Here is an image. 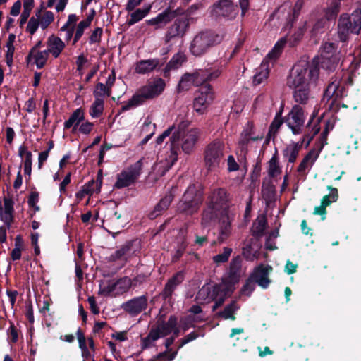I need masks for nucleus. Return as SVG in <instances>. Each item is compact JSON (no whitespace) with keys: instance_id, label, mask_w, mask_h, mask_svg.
I'll use <instances>...</instances> for the list:
<instances>
[{"instance_id":"obj_1","label":"nucleus","mask_w":361,"mask_h":361,"mask_svg":"<svg viewBox=\"0 0 361 361\" xmlns=\"http://www.w3.org/2000/svg\"><path fill=\"white\" fill-rule=\"evenodd\" d=\"M319 75V67L306 61H299L293 67L287 79V85L292 90L295 102L302 105L308 104L311 99V88L316 85Z\"/></svg>"},{"instance_id":"obj_2","label":"nucleus","mask_w":361,"mask_h":361,"mask_svg":"<svg viewBox=\"0 0 361 361\" xmlns=\"http://www.w3.org/2000/svg\"><path fill=\"white\" fill-rule=\"evenodd\" d=\"M207 204L209 207L219 210V236H218V239L220 242H224L231 234L232 219L228 213L229 195L224 188H214L208 195Z\"/></svg>"},{"instance_id":"obj_3","label":"nucleus","mask_w":361,"mask_h":361,"mask_svg":"<svg viewBox=\"0 0 361 361\" xmlns=\"http://www.w3.org/2000/svg\"><path fill=\"white\" fill-rule=\"evenodd\" d=\"M165 87L166 83L162 78L154 79L146 85L141 87L138 92L122 106V111H128L143 104L147 99L159 96L164 92Z\"/></svg>"},{"instance_id":"obj_4","label":"nucleus","mask_w":361,"mask_h":361,"mask_svg":"<svg viewBox=\"0 0 361 361\" xmlns=\"http://www.w3.org/2000/svg\"><path fill=\"white\" fill-rule=\"evenodd\" d=\"M224 35L212 30H204L195 35L190 44V51L195 56L205 54L212 47L220 44Z\"/></svg>"},{"instance_id":"obj_5","label":"nucleus","mask_w":361,"mask_h":361,"mask_svg":"<svg viewBox=\"0 0 361 361\" xmlns=\"http://www.w3.org/2000/svg\"><path fill=\"white\" fill-rule=\"evenodd\" d=\"M203 202V191L195 184L190 185L178 203V209L185 214L192 215L197 212Z\"/></svg>"},{"instance_id":"obj_6","label":"nucleus","mask_w":361,"mask_h":361,"mask_svg":"<svg viewBox=\"0 0 361 361\" xmlns=\"http://www.w3.org/2000/svg\"><path fill=\"white\" fill-rule=\"evenodd\" d=\"M286 43V38H281L263 59L260 66L256 68V72L253 77V83L255 85H259L267 79L269 70V62H273L279 57Z\"/></svg>"},{"instance_id":"obj_7","label":"nucleus","mask_w":361,"mask_h":361,"mask_svg":"<svg viewBox=\"0 0 361 361\" xmlns=\"http://www.w3.org/2000/svg\"><path fill=\"white\" fill-rule=\"evenodd\" d=\"M190 122L188 120L183 119L176 121L170 127L173 128V134L170 137L171 147L169 154L166 157L164 165L166 170H169L176 163L178 156V142L181 135L186 133L185 130L189 126Z\"/></svg>"},{"instance_id":"obj_8","label":"nucleus","mask_w":361,"mask_h":361,"mask_svg":"<svg viewBox=\"0 0 361 361\" xmlns=\"http://www.w3.org/2000/svg\"><path fill=\"white\" fill-rule=\"evenodd\" d=\"M227 295H228V293L226 292L224 284L219 283L214 286L206 284L197 292L196 300L200 302H209L215 300V304L212 308L214 311L224 303Z\"/></svg>"},{"instance_id":"obj_9","label":"nucleus","mask_w":361,"mask_h":361,"mask_svg":"<svg viewBox=\"0 0 361 361\" xmlns=\"http://www.w3.org/2000/svg\"><path fill=\"white\" fill-rule=\"evenodd\" d=\"M338 33L341 41L347 39L348 33L358 34L361 30V9L355 10L350 16L342 14L338 23Z\"/></svg>"},{"instance_id":"obj_10","label":"nucleus","mask_w":361,"mask_h":361,"mask_svg":"<svg viewBox=\"0 0 361 361\" xmlns=\"http://www.w3.org/2000/svg\"><path fill=\"white\" fill-rule=\"evenodd\" d=\"M319 57H314L311 64L321 67L328 71L335 70L339 61L338 54L336 51V46L333 42H325L320 48Z\"/></svg>"},{"instance_id":"obj_11","label":"nucleus","mask_w":361,"mask_h":361,"mask_svg":"<svg viewBox=\"0 0 361 361\" xmlns=\"http://www.w3.org/2000/svg\"><path fill=\"white\" fill-rule=\"evenodd\" d=\"M245 270L242 268L241 257L240 256L233 257L221 283V284L224 285V289L228 295L233 292L234 286L239 282L240 278L245 274Z\"/></svg>"},{"instance_id":"obj_12","label":"nucleus","mask_w":361,"mask_h":361,"mask_svg":"<svg viewBox=\"0 0 361 361\" xmlns=\"http://www.w3.org/2000/svg\"><path fill=\"white\" fill-rule=\"evenodd\" d=\"M224 143L216 140L209 143L204 150V164L209 171H214L219 168L221 160L224 157Z\"/></svg>"},{"instance_id":"obj_13","label":"nucleus","mask_w":361,"mask_h":361,"mask_svg":"<svg viewBox=\"0 0 361 361\" xmlns=\"http://www.w3.org/2000/svg\"><path fill=\"white\" fill-rule=\"evenodd\" d=\"M305 116L304 109L298 104H295L287 115L285 123L294 135H300L302 132Z\"/></svg>"},{"instance_id":"obj_14","label":"nucleus","mask_w":361,"mask_h":361,"mask_svg":"<svg viewBox=\"0 0 361 361\" xmlns=\"http://www.w3.org/2000/svg\"><path fill=\"white\" fill-rule=\"evenodd\" d=\"M142 165V161L139 160L126 170L122 171L117 175L114 187L120 189L133 184L141 173Z\"/></svg>"},{"instance_id":"obj_15","label":"nucleus","mask_w":361,"mask_h":361,"mask_svg":"<svg viewBox=\"0 0 361 361\" xmlns=\"http://www.w3.org/2000/svg\"><path fill=\"white\" fill-rule=\"evenodd\" d=\"M238 13L237 6L231 0H219L211 7V15L216 18L233 20Z\"/></svg>"},{"instance_id":"obj_16","label":"nucleus","mask_w":361,"mask_h":361,"mask_svg":"<svg viewBox=\"0 0 361 361\" xmlns=\"http://www.w3.org/2000/svg\"><path fill=\"white\" fill-rule=\"evenodd\" d=\"M214 96L210 85L202 86L194 99V109L200 114H202L207 106L214 100Z\"/></svg>"},{"instance_id":"obj_17","label":"nucleus","mask_w":361,"mask_h":361,"mask_svg":"<svg viewBox=\"0 0 361 361\" xmlns=\"http://www.w3.org/2000/svg\"><path fill=\"white\" fill-rule=\"evenodd\" d=\"M189 28V20L186 18H176L173 24L167 29L165 34V42L166 43L174 39L183 37Z\"/></svg>"},{"instance_id":"obj_18","label":"nucleus","mask_w":361,"mask_h":361,"mask_svg":"<svg viewBox=\"0 0 361 361\" xmlns=\"http://www.w3.org/2000/svg\"><path fill=\"white\" fill-rule=\"evenodd\" d=\"M200 134L201 131L198 128H191L186 133H183L178 142V148L180 146L182 151L185 154H191L195 148Z\"/></svg>"},{"instance_id":"obj_19","label":"nucleus","mask_w":361,"mask_h":361,"mask_svg":"<svg viewBox=\"0 0 361 361\" xmlns=\"http://www.w3.org/2000/svg\"><path fill=\"white\" fill-rule=\"evenodd\" d=\"M139 243L137 240L126 242L111 255V258L114 261H122L124 264L129 258L136 255Z\"/></svg>"},{"instance_id":"obj_20","label":"nucleus","mask_w":361,"mask_h":361,"mask_svg":"<svg viewBox=\"0 0 361 361\" xmlns=\"http://www.w3.org/2000/svg\"><path fill=\"white\" fill-rule=\"evenodd\" d=\"M147 298L145 295H141L123 302L121 307L130 315L135 317L147 309Z\"/></svg>"},{"instance_id":"obj_21","label":"nucleus","mask_w":361,"mask_h":361,"mask_svg":"<svg viewBox=\"0 0 361 361\" xmlns=\"http://www.w3.org/2000/svg\"><path fill=\"white\" fill-rule=\"evenodd\" d=\"M271 270L272 267L271 266H264L261 264L255 268L250 276L257 284H258V286L266 289L270 283V280L269 279L268 276Z\"/></svg>"},{"instance_id":"obj_22","label":"nucleus","mask_w":361,"mask_h":361,"mask_svg":"<svg viewBox=\"0 0 361 361\" xmlns=\"http://www.w3.org/2000/svg\"><path fill=\"white\" fill-rule=\"evenodd\" d=\"M174 17L175 11L169 8H166L154 18L147 20L146 23L149 26H152L154 30H161L172 21Z\"/></svg>"},{"instance_id":"obj_23","label":"nucleus","mask_w":361,"mask_h":361,"mask_svg":"<svg viewBox=\"0 0 361 361\" xmlns=\"http://www.w3.org/2000/svg\"><path fill=\"white\" fill-rule=\"evenodd\" d=\"M219 210L214 209L213 207H209V205L207 204V207L202 214L201 226L203 228H207L217 224L218 230L219 231Z\"/></svg>"},{"instance_id":"obj_24","label":"nucleus","mask_w":361,"mask_h":361,"mask_svg":"<svg viewBox=\"0 0 361 361\" xmlns=\"http://www.w3.org/2000/svg\"><path fill=\"white\" fill-rule=\"evenodd\" d=\"M13 201L10 198H4V204H0V220L8 229L11 227L13 221Z\"/></svg>"},{"instance_id":"obj_25","label":"nucleus","mask_w":361,"mask_h":361,"mask_svg":"<svg viewBox=\"0 0 361 361\" xmlns=\"http://www.w3.org/2000/svg\"><path fill=\"white\" fill-rule=\"evenodd\" d=\"M184 277V272L180 271L170 278L161 292L162 298L164 299L170 298L177 287L183 281Z\"/></svg>"},{"instance_id":"obj_26","label":"nucleus","mask_w":361,"mask_h":361,"mask_svg":"<svg viewBox=\"0 0 361 361\" xmlns=\"http://www.w3.org/2000/svg\"><path fill=\"white\" fill-rule=\"evenodd\" d=\"M65 47V42L54 35H50L47 40L46 50L54 59H57L61 55Z\"/></svg>"},{"instance_id":"obj_27","label":"nucleus","mask_w":361,"mask_h":361,"mask_svg":"<svg viewBox=\"0 0 361 361\" xmlns=\"http://www.w3.org/2000/svg\"><path fill=\"white\" fill-rule=\"evenodd\" d=\"M177 318L174 316H171L167 322H159L156 327L152 328V330L155 331V334L159 336V339L172 333V331L175 329V326H177Z\"/></svg>"},{"instance_id":"obj_28","label":"nucleus","mask_w":361,"mask_h":361,"mask_svg":"<svg viewBox=\"0 0 361 361\" xmlns=\"http://www.w3.org/2000/svg\"><path fill=\"white\" fill-rule=\"evenodd\" d=\"M243 255L249 261L257 259L260 255V246L257 239H251L243 247Z\"/></svg>"},{"instance_id":"obj_29","label":"nucleus","mask_w":361,"mask_h":361,"mask_svg":"<svg viewBox=\"0 0 361 361\" xmlns=\"http://www.w3.org/2000/svg\"><path fill=\"white\" fill-rule=\"evenodd\" d=\"M345 92V87H341L340 82L337 80H335L334 81H332L326 87L324 94V97L327 100L332 99V102H334L338 99L343 97Z\"/></svg>"},{"instance_id":"obj_30","label":"nucleus","mask_w":361,"mask_h":361,"mask_svg":"<svg viewBox=\"0 0 361 361\" xmlns=\"http://www.w3.org/2000/svg\"><path fill=\"white\" fill-rule=\"evenodd\" d=\"M186 61L184 53L179 51L176 53L168 62L166 67L163 70V75L165 78L170 75V71L177 70L180 68L183 63Z\"/></svg>"},{"instance_id":"obj_31","label":"nucleus","mask_w":361,"mask_h":361,"mask_svg":"<svg viewBox=\"0 0 361 361\" xmlns=\"http://www.w3.org/2000/svg\"><path fill=\"white\" fill-rule=\"evenodd\" d=\"M338 198V191L336 188H331V192L329 195L324 196L322 204L319 207H316L314 210V214L322 215V219H325L326 207L329 205L331 202H336Z\"/></svg>"},{"instance_id":"obj_32","label":"nucleus","mask_w":361,"mask_h":361,"mask_svg":"<svg viewBox=\"0 0 361 361\" xmlns=\"http://www.w3.org/2000/svg\"><path fill=\"white\" fill-rule=\"evenodd\" d=\"M159 64V59H149L140 60L135 66V73L138 74H147L153 71Z\"/></svg>"},{"instance_id":"obj_33","label":"nucleus","mask_w":361,"mask_h":361,"mask_svg":"<svg viewBox=\"0 0 361 361\" xmlns=\"http://www.w3.org/2000/svg\"><path fill=\"white\" fill-rule=\"evenodd\" d=\"M96 14L94 9H91L90 13L87 15L85 20H81L75 28V33L74 35L73 44H75L82 36L84 31L86 28L90 26L91 23Z\"/></svg>"},{"instance_id":"obj_34","label":"nucleus","mask_w":361,"mask_h":361,"mask_svg":"<svg viewBox=\"0 0 361 361\" xmlns=\"http://www.w3.org/2000/svg\"><path fill=\"white\" fill-rule=\"evenodd\" d=\"M173 199V195L171 192L167 193L159 203L155 206L154 210L149 213V216L151 219H154L159 216L161 212L166 210L171 204Z\"/></svg>"},{"instance_id":"obj_35","label":"nucleus","mask_w":361,"mask_h":361,"mask_svg":"<svg viewBox=\"0 0 361 361\" xmlns=\"http://www.w3.org/2000/svg\"><path fill=\"white\" fill-rule=\"evenodd\" d=\"M225 65V61L216 62L212 67L206 69L203 79L205 81H212L217 79L221 75Z\"/></svg>"},{"instance_id":"obj_36","label":"nucleus","mask_w":361,"mask_h":361,"mask_svg":"<svg viewBox=\"0 0 361 361\" xmlns=\"http://www.w3.org/2000/svg\"><path fill=\"white\" fill-rule=\"evenodd\" d=\"M199 76L198 73H185L180 78L177 90L178 92L188 90L190 89L192 85H197V82H196L197 78Z\"/></svg>"},{"instance_id":"obj_37","label":"nucleus","mask_w":361,"mask_h":361,"mask_svg":"<svg viewBox=\"0 0 361 361\" xmlns=\"http://www.w3.org/2000/svg\"><path fill=\"white\" fill-rule=\"evenodd\" d=\"M102 179H97L96 181L92 180L83 187V188L76 193V197L82 199L86 195H92L94 192H99L102 186Z\"/></svg>"},{"instance_id":"obj_38","label":"nucleus","mask_w":361,"mask_h":361,"mask_svg":"<svg viewBox=\"0 0 361 361\" xmlns=\"http://www.w3.org/2000/svg\"><path fill=\"white\" fill-rule=\"evenodd\" d=\"M49 55L46 49L39 51V49H32L28 57L34 61L37 68H42L46 64Z\"/></svg>"},{"instance_id":"obj_39","label":"nucleus","mask_w":361,"mask_h":361,"mask_svg":"<svg viewBox=\"0 0 361 361\" xmlns=\"http://www.w3.org/2000/svg\"><path fill=\"white\" fill-rule=\"evenodd\" d=\"M318 157L319 152L314 149L310 151L298 166V172L305 173L306 170L310 169L317 159Z\"/></svg>"},{"instance_id":"obj_40","label":"nucleus","mask_w":361,"mask_h":361,"mask_svg":"<svg viewBox=\"0 0 361 361\" xmlns=\"http://www.w3.org/2000/svg\"><path fill=\"white\" fill-rule=\"evenodd\" d=\"M151 8L152 5L147 4L145 5L143 8H137L135 11H134L130 14V18L128 20V25L130 26L142 20L149 14V13L151 11Z\"/></svg>"},{"instance_id":"obj_41","label":"nucleus","mask_w":361,"mask_h":361,"mask_svg":"<svg viewBox=\"0 0 361 361\" xmlns=\"http://www.w3.org/2000/svg\"><path fill=\"white\" fill-rule=\"evenodd\" d=\"M267 227V219L265 216H259L252 224V235L256 238H260L264 235Z\"/></svg>"},{"instance_id":"obj_42","label":"nucleus","mask_w":361,"mask_h":361,"mask_svg":"<svg viewBox=\"0 0 361 361\" xmlns=\"http://www.w3.org/2000/svg\"><path fill=\"white\" fill-rule=\"evenodd\" d=\"M84 119V112L80 108L75 110L70 116L69 118L64 122V128L66 129L70 128L73 126H78L80 121Z\"/></svg>"},{"instance_id":"obj_43","label":"nucleus","mask_w":361,"mask_h":361,"mask_svg":"<svg viewBox=\"0 0 361 361\" xmlns=\"http://www.w3.org/2000/svg\"><path fill=\"white\" fill-rule=\"evenodd\" d=\"M238 309L239 306L236 302L232 301L231 303L227 305L222 311L218 312L217 314L219 317L224 319H231L232 320H235V317L234 314Z\"/></svg>"},{"instance_id":"obj_44","label":"nucleus","mask_w":361,"mask_h":361,"mask_svg":"<svg viewBox=\"0 0 361 361\" xmlns=\"http://www.w3.org/2000/svg\"><path fill=\"white\" fill-rule=\"evenodd\" d=\"M340 7L341 0H331L324 11L326 20L335 19L340 11Z\"/></svg>"},{"instance_id":"obj_45","label":"nucleus","mask_w":361,"mask_h":361,"mask_svg":"<svg viewBox=\"0 0 361 361\" xmlns=\"http://www.w3.org/2000/svg\"><path fill=\"white\" fill-rule=\"evenodd\" d=\"M299 154V147L296 144L288 145L283 151V154L289 163H294Z\"/></svg>"},{"instance_id":"obj_46","label":"nucleus","mask_w":361,"mask_h":361,"mask_svg":"<svg viewBox=\"0 0 361 361\" xmlns=\"http://www.w3.org/2000/svg\"><path fill=\"white\" fill-rule=\"evenodd\" d=\"M115 283L116 295H121L128 290L132 286V281L130 278L126 276L119 279Z\"/></svg>"},{"instance_id":"obj_47","label":"nucleus","mask_w":361,"mask_h":361,"mask_svg":"<svg viewBox=\"0 0 361 361\" xmlns=\"http://www.w3.org/2000/svg\"><path fill=\"white\" fill-rule=\"evenodd\" d=\"M104 109V99L97 98L90 108V114L92 118H98L103 114Z\"/></svg>"},{"instance_id":"obj_48","label":"nucleus","mask_w":361,"mask_h":361,"mask_svg":"<svg viewBox=\"0 0 361 361\" xmlns=\"http://www.w3.org/2000/svg\"><path fill=\"white\" fill-rule=\"evenodd\" d=\"M281 170L279 165L277 156L276 154L270 159L268 165V173L271 177H274L281 173Z\"/></svg>"},{"instance_id":"obj_49","label":"nucleus","mask_w":361,"mask_h":361,"mask_svg":"<svg viewBox=\"0 0 361 361\" xmlns=\"http://www.w3.org/2000/svg\"><path fill=\"white\" fill-rule=\"evenodd\" d=\"M115 281H108L103 286H100L99 294L104 296H116V286Z\"/></svg>"},{"instance_id":"obj_50","label":"nucleus","mask_w":361,"mask_h":361,"mask_svg":"<svg viewBox=\"0 0 361 361\" xmlns=\"http://www.w3.org/2000/svg\"><path fill=\"white\" fill-rule=\"evenodd\" d=\"M94 97L97 98H104V97H109L111 94V89L103 83H98L96 85L95 90L93 92Z\"/></svg>"},{"instance_id":"obj_51","label":"nucleus","mask_w":361,"mask_h":361,"mask_svg":"<svg viewBox=\"0 0 361 361\" xmlns=\"http://www.w3.org/2000/svg\"><path fill=\"white\" fill-rule=\"evenodd\" d=\"M279 236V229L276 228L271 231L267 236L265 242V248L269 250H274L276 249L275 240Z\"/></svg>"},{"instance_id":"obj_52","label":"nucleus","mask_w":361,"mask_h":361,"mask_svg":"<svg viewBox=\"0 0 361 361\" xmlns=\"http://www.w3.org/2000/svg\"><path fill=\"white\" fill-rule=\"evenodd\" d=\"M283 122V121L281 116H276L274 118V119L273 120L270 125L267 137L266 139V143L269 142V138L271 136V135H274L278 131V130L282 125Z\"/></svg>"},{"instance_id":"obj_53","label":"nucleus","mask_w":361,"mask_h":361,"mask_svg":"<svg viewBox=\"0 0 361 361\" xmlns=\"http://www.w3.org/2000/svg\"><path fill=\"white\" fill-rule=\"evenodd\" d=\"M255 285L256 283L249 276L248 279L246 280L245 284L243 286L240 290L241 294L246 295L247 297H250L255 289Z\"/></svg>"},{"instance_id":"obj_54","label":"nucleus","mask_w":361,"mask_h":361,"mask_svg":"<svg viewBox=\"0 0 361 361\" xmlns=\"http://www.w3.org/2000/svg\"><path fill=\"white\" fill-rule=\"evenodd\" d=\"M159 339V336H157L155 331L150 330L148 335L142 339L141 347L142 349H146L152 347L154 341Z\"/></svg>"},{"instance_id":"obj_55","label":"nucleus","mask_w":361,"mask_h":361,"mask_svg":"<svg viewBox=\"0 0 361 361\" xmlns=\"http://www.w3.org/2000/svg\"><path fill=\"white\" fill-rule=\"evenodd\" d=\"M232 253V248L225 247L223 249V252L218 254L213 257V261L216 264L224 263L228 261L231 254Z\"/></svg>"},{"instance_id":"obj_56","label":"nucleus","mask_w":361,"mask_h":361,"mask_svg":"<svg viewBox=\"0 0 361 361\" xmlns=\"http://www.w3.org/2000/svg\"><path fill=\"white\" fill-rule=\"evenodd\" d=\"M54 15L53 12L47 11L43 16L39 19L40 27L44 30L46 29L54 20Z\"/></svg>"},{"instance_id":"obj_57","label":"nucleus","mask_w":361,"mask_h":361,"mask_svg":"<svg viewBox=\"0 0 361 361\" xmlns=\"http://www.w3.org/2000/svg\"><path fill=\"white\" fill-rule=\"evenodd\" d=\"M248 133H246L245 129L240 134V137L238 141V147L240 149L241 152L244 154L247 152L248 150V145L250 141L248 138Z\"/></svg>"},{"instance_id":"obj_58","label":"nucleus","mask_w":361,"mask_h":361,"mask_svg":"<svg viewBox=\"0 0 361 361\" xmlns=\"http://www.w3.org/2000/svg\"><path fill=\"white\" fill-rule=\"evenodd\" d=\"M308 25V23L305 22L302 26L299 27L298 30L294 32V34L291 37V45L293 46L296 42L300 41L307 30Z\"/></svg>"},{"instance_id":"obj_59","label":"nucleus","mask_w":361,"mask_h":361,"mask_svg":"<svg viewBox=\"0 0 361 361\" xmlns=\"http://www.w3.org/2000/svg\"><path fill=\"white\" fill-rule=\"evenodd\" d=\"M39 26H40V23L39 22V16L37 18L32 16L28 21L26 30L30 35H34L37 30Z\"/></svg>"},{"instance_id":"obj_60","label":"nucleus","mask_w":361,"mask_h":361,"mask_svg":"<svg viewBox=\"0 0 361 361\" xmlns=\"http://www.w3.org/2000/svg\"><path fill=\"white\" fill-rule=\"evenodd\" d=\"M326 18H321L317 20L310 31L312 35H317L318 33L323 32V30L324 29L325 25L326 23Z\"/></svg>"},{"instance_id":"obj_61","label":"nucleus","mask_w":361,"mask_h":361,"mask_svg":"<svg viewBox=\"0 0 361 361\" xmlns=\"http://www.w3.org/2000/svg\"><path fill=\"white\" fill-rule=\"evenodd\" d=\"M39 202V194L37 192H32L28 197L27 203L30 207L35 209V212L39 210L37 202Z\"/></svg>"},{"instance_id":"obj_62","label":"nucleus","mask_w":361,"mask_h":361,"mask_svg":"<svg viewBox=\"0 0 361 361\" xmlns=\"http://www.w3.org/2000/svg\"><path fill=\"white\" fill-rule=\"evenodd\" d=\"M204 318L201 316H197V317H192L188 316L185 318L183 324V329L184 331L188 330L190 327L192 326V323L195 322H200L202 321Z\"/></svg>"},{"instance_id":"obj_63","label":"nucleus","mask_w":361,"mask_h":361,"mask_svg":"<svg viewBox=\"0 0 361 361\" xmlns=\"http://www.w3.org/2000/svg\"><path fill=\"white\" fill-rule=\"evenodd\" d=\"M151 126L153 128V130H152V132L151 133L147 135L142 140V143H146V142H147L151 139V137H152V135L154 133V129H155V127H156L155 124L152 123V121L149 118L145 119V122L143 123L142 128V130L143 132L147 131V128H149Z\"/></svg>"},{"instance_id":"obj_64","label":"nucleus","mask_w":361,"mask_h":361,"mask_svg":"<svg viewBox=\"0 0 361 361\" xmlns=\"http://www.w3.org/2000/svg\"><path fill=\"white\" fill-rule=\"evenodd\" d=\"M102 29L101 27H97L93 30L89 38V43L90 44L98 43L101 40L102 35Z\"/></svg>"}]
</instances>
